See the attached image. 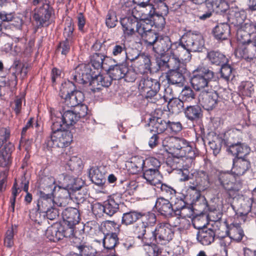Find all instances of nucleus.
<instances>
[{"instance_id":"nucleus-1","label":"nucleus","mask_w":256,"mask_h":256,"mask_svg":"<svg viewBox=\"0 0 256 256\" xmlns=\"http://www.w3.org/2000/svg\"><path fill=\"white\" fill-rule=\"evenodd\" d=\"M44 182L48 186L44 188V190L40 192V197L38 200L36 211L39 213H43L48 208L56 205L54 199L53 192L56 188L54 186V180L52 177H48L44 178Z\"/></svg>"},{"instance_id":"nucleus-2","label":"nucleus","mask_w":256,"mask_h":256,"mask_svg":"<svg viewBox=\"0 0 256 256\" xmlns=\"http://www.w3.org/2000/svg\"><path fill=\"white\" fill-rule=\"evenodd\" d=\"M214 78V74L212 70L206 67L199 66L194 70L190 82L195 90H200L208 88Z\"/></svg>"},{"instance_id":"nucleus-3","label":"nucleus","mask_w":256,"mask_h":256,"mask_svg":"<svg viewBox=\"0 0 256 256\" xmlns=\"http://www.w3.org/2000/svg\"><path fill=\"white\" fill-rule=\"evenodd\" d=\"M52 134L51 137L45 142L48 148L54 146L63 148L70 144L72 140V135L70 132L64 128L54 130L53 124L52 125Z\"/></svg>"},{"instance_id":"nucleus-4","label":"nucleus","mask_w":256,"mask_h":256,"mask_svg":"<svg viewBox=\"0 0 256 256\" xmlns=\"http://www.w3.org/2000/svg\"><path fill=\"white\" fill-rule=\"evenodd\" d=\"M79 120L76 112L67 110L63 114L60 112L52 114L51 120L54 130L60 128L66 129L68 126L75 124Z\"/></svg>"},{"instance_id":"nucleus-5","label":"nucleus","mask_w":256,"mask_h":256,"mask_svg":"<svg viewBox=\"0 0 256 256\" xmlns=\"http://www.w3.org/2000/svg\"><path fill=\"white\" fill-rule=\"evenodd\" d=\"M138 88L146 92V98H150L152 102L156 103L162 98L160 94H158L160 84L156 80L143 77L139 82Z\"/></svg>"},{"instance_id":"nucleus-6","label":"nucleus","mask_w":256,"mask_h":256,"mask_svg":"<svg viewBox=\"0 0 256 256\" xmlns=\"http://www.w3.org/2000/svg\"><path fill=\"white\" fill-rule=\"evenodd\" d=\"M149 238L150 243L156 242L162 244L168 243L172 239L174 232L170 226L166 223H160L156 226L154 230H150Z\"/></svg>"},{"instance_id":"nucleus-7","label":"nucleus","mask_w":256,"mask_h":256,"mask_svg":"<svg viewBox=\"0 0 256 256\" xmlns=\"http://www.w3.org/2000/svg\"><path fill=\"white\" fill-rule=\"evenodd\" d=\"M216 177L219 185L228 192H238L242 188V182L236 181L234 176L230 172H220Z\"/></svg>"},{"instance_id":"nucleus-8","label":"nucleus","mask_w":256,"mask_h":256,"mask_svg":"<svg viewBox=\"0 0 256 256\" xmlns=\"http://www.w3.org/2000/svg\"><path fill=\"white\" fill-rule=\"evenodd\" d=\"M160 6L162 10L156 12L152 6H149L150 12L146 18L152 27L154 26L158 28L162 29L166 24L164 16L168 14V8L166 4H162Z\"/></svg>"},{"instance_id":"nucleus-9","label":"nucleus","mask_w":256,"mask_h":256,"mask_svg":"<svg viewBox=\"0 0 256 256\" xmlns=\"http://www.w3.org/2000/svg\"><path fill=\"white\" fill-rule=\"evenodd\" d=\"M52 13L53 10L48 4H44L40 6L34 15L38 26L39 27L48 26Z\"/></svg>"},{"instance_id":"nucleus-10","label":"nucleus","mask_w":256,"mask_h":256,"mask_svg":"<svg viewBox=\"0 0 256 256\" xmlns=\"http://www.w3.org/2000/svg\"><path fill=\"white\" fill-rule=\"evenodd\" d=\"M120 194H113L110 198L106 200L104 204H98V209L102 211L107 215L112 216L119 209V206L122 204Z\"/></svg>"},{"instance_id":"nucleus-11","label":"nucleus","mask_w":256,"mask_h":256,"mask_svg":"<svg viewBox=\"0 0 256 256\" xmlns=\"http://www.w3.org/2000/svg\"><path fill=\"white\" fill-rule=\"evenodd\" d=\"M90 65L81 64L78 65L72 73V79L79 84H86L92 78Z\"/></svg>"},{"instance_id":"nucleus-12","label":"nucleus","mask_w":256,"mask_h":256,"mask_svg":"<svg viewBox=\"0 0 256 256\" xmlns=\"http://www.w3.org/2000/svg\"><path fill=\"white\" fill-rule=\"evenodd\" d=\"M190 52L186 44L176 42L173 43L172 48L170 50V56H176L182 62H188L192 58Z\"/></svg>"},{"instance_id":"nucleus-13","label":"nucleus","mask_w":256,"mask_h":256,"mask_svg":"<svg viewBox=\"0 0 256 256\" xmlns=\"http://www.w3.org/2000/svg\"><path fill=\"white\" fill-rule=\"evenodd\" d=\"M186 140L184 138L169 136L163 140L162 145L168 148V150L170 151V153L176 157H178L182 147L184 145Z\"/></svg>"},{"instance_id":"nucleus-14","label":"nucleus","mask_w":256,"mask_h":256,"mask_svg":"<svg viewBox=\"0 0 256 256\" xmlns=\"http://www.w3.org/2000/svg\"><path fill=\"white\" fill-rule=\"evenodd\" d=\"M219 96L215 90H204L199 96V101L203 107L209 110L214 108L218 102Z\"/></svg>"},{"instance_id":"nucleus-15","label":"nucleus","mask_w":256,"mask_h":256,"mask_svg":"<svg viewBox=\"0 0 256 256\" xmlns=\"http://www.w3.org/2000/svg\"><path fill=\"white\" fill-rule=\"evenodd\" d=\"M252 28L249 23H244L237 30V40L240 44H246L250 43L256 36L252 30Z\"/></svg>"},{"instance_id":"nucleus-16","label":"nucleus","mask_w":256,"mask_h":256,"mask_svg":"<svg viewBox=\"0 0 256 256\" xmlns=\"http://www.w3.org/2000/svg\"><path fill=\"white\" fill-rule=\"evenodd\" d=\"M198 228L199 230L196 235V238L201 244L204 246L211 244L214 242L215 236L219 234L217 230H214L211 228H201L199 226Z\"/></svg>"},{"instance_id":"nucleus-17","label":"nucleus","mask_w":256,"mask_h":256,"mask_svg":"<svg viewBox=\"0 0 256 256\" xmlns=\"http://www.w3.org/2000/svg\"><path fill=\"white\" fill-rule=\"evenodd\" d=\"M136 52L135 57H128L130 62H134V66L140 73H146L150 70L151 62L149 56L144 54H138Z\"/></svg>"},{"instance_id":"nucleus-18","label":"nucleus","mask_w":256,"mask_h":256,"mask_svg":"<svg viewBox=\"0 0 256 256\" xmlns=\"http://www.w3.org/2000/svg\"><path fill=\"white\" fill-rule=\"evenodd\" d=\"M183 38L186 39L185 44L191 52L202 51L204 46V42L200 34L190 33Z\"/></svg>"},{"instance_id":"nucleus-19","label":"nucleus","mask_w":256,"mask_h":256,"mask_svg":"<svg viewBox=\"0 0 256 256\" xmlns=\"http://www.w3.org/2000/svg\"><path fill=\"white\" fill-rule=\"evenodd\" d=\"M250 168V160L246 158H235L232 161V174L236 176H242Z\"/></svg>"},{"instance_id":"nucleus-20","label":"nucleus","mask_w":256,"mask_h":256,"mask_svg":"<svg viewBox=\"0 0 256 256\" xmlns=\"http://www.w3.org/2000/svg\"><path fill=\"white\" fill-rule=\"evenodd\" d=\"M62 218L67 226H75L80 220V214L76 208H67L62 212Z\"/></svg>"},{"instance_id":"nucleus-21","label":"nucleus","mask_w":256,"mask_h":256,"mask_svg":"<svg viewBox=\"0 0 256 256\" xmlns=\"http://www.w3.org/2000/svg\"><path fill=\"white\" fill-rule=\"evenodd\" d=\"M144 171L143 176L150 184L159 188L160 182H162V176L156 168H145Z\"/></svg>"},{"instance_id":"nucleus-22","label":"nucleus","mask_w":256,"mask_h":256,"mask_svg":"<svg viewBox=\"0 0 256 256\" xmlns=\"http://www.w3.org/2000/svg\"><path fill=\"white\" fill-rule=\"evenodd\" d=\"M138 18L133 15L126 16L120 19V23L124 34L132 36L135 32L136 27L138 24Z\"/></svg>"},{"instance_id":"nucleus-23","label":"nucleus","mask_w":256,"mask_h":256,"mask_svg":"<svg viewBox=\"0 0 256 256\" xmlns=\"http://www.w3.org/2000/svg\"><path fill=\"white\" fill-rule=\"evenodd\" d=\"M155 207L158 212L166 217L172 216L174 209L170 201L162 197L158 198L156 201Z\"/></svg>"},{"instance_id":"nucleus-24","label":"nucleus","mask_w":256,"mask_h":256,"mask_svg":"<svg viewBox=\"0 0 256 256\" xmlns=\"http://www.w3.org/2000/svg\"><path fill=\"white\" fill-rule=\"evenodd\" d=\"M173 44L172 43L170 38L168 36L159 37L156 44L153 46L156 52L159 54H164L166 52L170 54V50L172 49Z\"/></svg>"},{"instance_id":"nucleus-25","label":"nucleus","mask_w":256,"mask_h":256,"mask_svg":"<svg viewBox=\"0 0 256 256\" xmlns=\"http://www.w3.org/2000/svg\"><path fill=\"white\" fill-rule=\"evenodd\" d=\"M114 60L110 57L104 56L102 54L95 53L91 57L92 65L96 69L103 68L107 69L109 64H112Z\"/></svg>"},{"instance_id":"nucleus-26","label":"nucleus","mask_w":256,"mask_h":256,"mask_svg":"<svg viewBox=\"0 0 256 256\" xmlns=\"http://www.w3.org/2000/svg\"><path fill=\"white\" fill-rule=\"evenodd\" d=\"M186 71V66H182L179 70L170 71L166 76L168 82L172 84L182 85L184 81V74Z\"/></svg>"},{"instance_id":"nucleus-27","label":"nucleus","mask_w":256,"mask_h":256,"mask_svg":"<svg viewBox=\"0 0 256 256\" xmlns=\"http://www.w3.org/2000/svg\"><path fill=\"white\" fill-rule=\"evenodd\" d=\"M227 150L236 158H245L250 152V148L244 144L237 142L230 144Z\"/></svg>"},{"instance_id":"nucleus-28","label":"nucleus","mask_w":256,"mask_h":256,"mask_svg":"<svg viewBox=\"0 0 256 256\" xmlns=\"http://www.w3.org/2000/svg\"><path fill=\"white\" fill-rule=\"evenodd\" d=\"M108 72L112 80H118L124 76L127 71V66L122 64H110L108 66Z\"/></svg>"},{"instance_id":"nucleus-29","label":"nucleus","mask_w":256,"mask_h":256,"mask_svg":"<svg viewBox=\"0 0 256 256\" xmlns=\"http://www.w3.org/2000/svg\"><path fill=\"white\" fill-rule=\"evenodd\" d=\"M146 162L142 157H134L132 160L128 162L127 167L130 173L132 174H137L146 168Z\"/></svg>"},{"instance_id":"nucleus-30","label":"nucleus","mask_w":256,"mask_h":256,"mask_svg":"<svg viewBox=\"0 0 256 256\" xmlns=\"http://www.w3.org/2000/svg\"><path fill=\"white\" fill-rule=\"evenodd\" d=\"M68 98L64 99L63 102L68 107L78 106L84 100L83 93L79 90H74L68 94Z\"/></svg>"},{"instance_id":"nucleus-31","label":"nucleus","mask_w":256,"mask_h":256,"mask_svg":"<svg viewBox=\"0 0 256 256\" xmlns=\"http://www.w3.org/2000/svg\"><path fill=\"white\" fill-rule=\"evenodd\" d=\"M14 149L11 143L6 144L0 151V166L7 167L11 162V154Z\"/></svg>"},{"instance_id":"nucleus-32","label":"nucleus","mask_w":256,"mask_h":256,"mask_svg":"<svg viewBox=\"0 0 256 256\" xmlns=\"http://www.w3.org/2000/svg\"><path fill=\"white\" fill-rule=\"evenodd\" d=\"M184 113L186 117L192 122L197 121L202 116V108L197 104L186 106L184 109Z\"/></svg>"},{"instance_id":"nucleus-33","label":"nucleus","mask_w":256,"mask_h":256,"mask_svg":"<svg viewBox=\"0 0 256 256\" xmlns=\"http://www.w3.org/2000/svg\"><path fill=\"white\" fill-rule=\"evenodd\" d=\"M163 98L166 102L168 100V108L170 112L173 114H178L183 110L184 104L180 99L168 98L166 95H164Z\"/></svg>"},{"instance_id":"nucleus-34","label":"nucleus","mask_w":256,"mask_h":256,"mask_svg":"<svg viewBox=\"0 0 256 256\" xmlns=\"http://www.w3.org/2000/svg\"><path fill=\"white\" fill-rule=\"evenodd\" d=\"M148 125L152 128V130L158 134H160L168 129V121L160 118L153 116L150 118Z\"/></svg>"},{"instance_id":"nucleus-35","label":"nucleus","mask_w":256,"mask_h":256,"mask_svg":"<svg viewBox=\"0 0 256 256\" xmlns=\"http://www.w3.org/2000/svg\"><path fill=\"white\" fill-rule=\"evenodd\" d=\"M213 32L217 40H226L230 34V26L226 23L219 24L215 26Z\"/></svg>"},{"instance_id":"nucleus-36","label":"nucleus","mask_w":256,"mask_h":256,"mask_svg":"<svg viewBox=\"0 0 256 256\" xmlns=\"http://www.w3.org/2000/svg\"><path fill=\"white\" fill-rule=\"evenodd\" d=\"M11 68L14 70L12 75L14 76L16 80H17L18 76H20L22 78H24L28 72V65L26 64H21L18 60H14Z\"/></svg>"},{"instance_id":"nucleus-37","label":"nucleus","mask_w":256,"mask_h":256,"mask_svg":"<svg viewBox=\"0 0 256 256\" xmlns=\"http://www.w3.org/2000/svg\"><path fill=\"white\" fill-rule=\"evenodd\" d=\"M72 182H74V178L68 176L61 174L58 178V182L60 186V188H66L68 190L73 191L78 190L81 188V186H76L72 184Z\"/></svg>"},{"instance_id":"nucleus-38","label":"nucleus","mask_w":256,"mask_h":256,"mask_svg":"<svg viewBox=\"0 0 256 256\" xmlns=\"http://www.w3.org/2000/svg\"><path fill=\"white\" fill-rule=\"evenodd\" d=\"M159 64L168 68L170 70V72L179 70L182 66H186L184 62L180 61L176 56H170V58L167 60H160Z\"/></svg>"},{"instance_id":"nucleus-39","label":"nucleus","mask_w":256,"mask_h":256,"mask_svg":"<svg viewBox=\"0 0 256 256\" xmlns=\"http://www.w3.org/2000/svg\"><path fill=\"white\" fill-rule=\"evenodd\" d=\"M206 5L210 10L216 12H224L228 8L224 0H206Z\"/></svg>"},{"instance_id":"nucleus-40","label":"nucleus","mask_w":256,"mask_h":256,"mask_svg":"<svg viewBox=\"0 0 256 256\" xmlns=\"http://www.w3.org/2000/svg\"><path fill=\"white\" fill-rule=\"evenodd\" d=\"M112 54L116 58H120L122 62L128 60L126 52V48L124 44H116L114 45L112 48Z\"/></svg>"},{"instance_id":"nucleus-41","label":"nucleus","mask_w":256,"mask_h":256,"mask_svg":"<svg viewBox=\"0 0 256 256\" xmlns=\"http://www.w3.org/2000/svg\"><path fill=\"white\" fill-rule=\"evenodd\" d=\"M58 195L54 200L56 204L58 206H66L70 200V192L66 188H60Z\"/></svg>"},{"instance_id":"nucleus-42","label":"nucleus","mask_w":256,"mask_h":256,"mask_svg":"<svg viewBox=\"0 0 256 256\" xmlns=\"http://www.w3.org/2000/svg\"><path fill=\"white\" fill-rule=\"evenodd\" d=\"M142 214L134 210L130 211L123 214L122 219V224L128 226L134 224L137 220L140 219Z\"/></svg>"},{"instance_id":"nucleus-43","label":"nucleus","mask_w":256,"mask_h":256,"mask_svg":"<svg viewBox=\"0 0 256 256\" xmlns=\"http://www.w3.org/2000/svg\"><path fill=\"white\" fill-rule=\"evenodd\" d=\"M228 234L231 239L236 242H240L244 236L243 230L238 224L231 225Z\"/></svg>"},{"instance_id":"nucleus-44","label":"nucleus","mask_w":256,"mask_h":256,"mask_svg":"<svg viewBox=\"0 0 256 256\" xmlns=\"http://www.w3.org/2000/svg\"><path fill=\"white\" fill-rule=\"evenodd\" d=\"M207 58L212 64L222 65L225 64L227 59L224 55L218 52L211 51L208 53Z\"/></svg>"},{"instance_id":"nucleus-45","label":"nucleus","mask_w":256,"mask_h":256,"mask_svg":"<svg viewBox=\"0 0 256 256\" xmlns=\"http://www.w3.org/2000/svg\"><path fill=\"white\" fill-rule=\"evenodd\" d=\"M89 176L92 182L98 186H102L104 182V175L96 168H92L90 170Z\"/></svg>"},{"instance_id":"nucleus-46","label":"nucleus","mask_w":256,"mask_h":256,"mask_svg":"<svg viewBox=\"0 0 256 256\" xmlns=\"http://www.w3.org/2000/svg\"><path fill=\"white\" fill-rule=\"evenodd\" d=\"M46 238L50 241L56 242L62 238V234L56 226L48 227L46 231Z\"/></svg>"},{"instance_id":"nucleus-47","label":"nucleus","mask_w":256,"mask_h":256,"mask_svg":"<svg viewBox=\"0 0 256 256\" xmlns=\"http://www.w3.org/2000/svg\"><path fill=\"white\" fill-rule=\"evenodd\" d=\"M150 23L147 20V18L138 20V24L136 27V32H137L141 37H142L147 32L152 29Z\"/></svg>"},{"instance_id":"nucleus-48","label":"nucleus","mask_w":256,"mask_h":256,"mask_svg":"<svg viewBox=\"0 0 256 256\" xmlns=\"http://www.w3.org/2000/svg\"><path fill=\"white\" fill-rule=\"evenodd\" d=\"M134 232L138 235V237L140 238H142L143 240H149V238L146 236H150V232L147 230V228L140 222L137 223L133 228Z\"/></svg>"},{"instance_id":"nucleus-49","label":"nucleus","mask_w":256,"mask_h":256,"mask_svg":"<svg viewBox=\"0 0 256 256\" xmlns=\"http://www.w3.org/2000/svg\"><path fill=\"white\" fill-rule=\"evenodd\" d=\"M74 226H68V227L64 230L62 234V237L64 236L70 238V242L74 243L76 246V245H78L80 244L81 240L80 238H78V236H76V232H74Z\"/></svg>"},{"instance_id":"nucleus-50","label":"nucleus","mask_w":256,"mask_h":256,"mask_svg":"<svg viewBox=\"0 0 256 256\" xmlns=\"http://www.w3.org/2000/svg\"><path fill=\"white\" fill-rule=\"evenodd\" d=\"M118 241L117 235L115 233L107 234L103 240V244L106 249L112 250Z\"/></svg>"},{"instance_id":"nucleus-51","label":"nucleus","mask_w":256,"mask_h":256,"mask_svg":"<svg viewBox=\"0 0 256 256\" xmlns=\"http://www.w3.org/2000/svg\"><path fill=\"white\" fill-rule=\"evenodd\" d=\"M74 85L70 81L66 82L61 85L60 92V96L62 99L68 98L69 94L74 90Z\"/></svg>"},{"instance_id":"nucleus-52","label":"nucleus","mask_w":256,"mask_h":256,"mask_svg":"<svg viewBox=\"0 0 256 256\" xmlns=\"http://www.w3.org/2000/svg\"><path fill=\"white\" fill-rule=\"evenodd\" d=\"M196 152L192 147L189 144V143L186 140L184 145L182 147L178 157H186L190 160L196 157Z\"/></svg>"},{"instance_id":"nucleus-53","label":"nucleus","mask_w":256,"mask_h":256,"mask_svg":"<svg viewBox=\"0 0 256 256\" xmlns=\"http://www.w3.org/2000/svg\"><path fill=\"white\" fill-rule=\"evenodd\" d=\"M198 179L196 180L197 184L196 186H190L188 189V192L190 193V195H192V202H196L200 198L201 194L200 193V190H204L206 188L204 186L202 187V184H200Z\"/></svg>"},{"instance_id":"nucleus-54","label":"nucleus","mask_w":256,"mask_h":256,"mask_svg":"<svg viewBox=\"0 0 256 256\" xmlns=\"http://www.w3.org/2000/svg\"><path fill=\"white\" fill-rule=\"evenodd\" d=\"M142 38L148 46H154L156 45V42L159 38V36L154 30H152L151 29L142 37Z\"/></svg>"},{"instance_id":"nucleus-55","label":"nucleus","mask_w":256,"mask_h":256,"mask_svg":"<svg viewBox=\"0 0 256 256\" xmlns=\"http://www.w3.org/2000/svg\"><path fill=\"white\" fill-rule=\"evenodd\" d=\"M252 204V200L250 198L243 199L240 200V206L238 208V210L240 215L245 216L250 212Z\"/></svg>"},{"instance_id":"nucleus-56","label":"nucleus","mask_w":256,"mask_h":256,"mask_svg":"<svg viewBox=\"0 0 256 256\" xmlns=\"http://www.w3.org/2000/svg\"><path fill=\"white\" fill-rule=\"evenodd\" d=\"M64 36L65 40L73 42L74 24L71 20H66L65 22Z\"/></svg>"},{"instance_id":"nucleus-57","label":"nucleus","mask_w":256,"mask_h":256,"mask_svg":"<svg viewBox=\"0 0 256 256\" xmlns=\"http://www.w3.org/2000/svg\"><path fill=\"white\" fill-rule=\"evenodd\" d=\"M140 218L141 219V222L146 226L148 231L150 228L153 226L156 222V216L152 213H148L147 214L144 215L142 214Z\"/></svg>"},{"instance_id":"nucleus-58","label":"nucleus","mask_w":256,"mask_h":256,"mask_svg":"<svg viewBox=\"0 0 256 256\" xmlns=\"http://www.w3.org/2000/svg\"><path fill=\"white\" fill-rule=\"evenodd\" d=\"M76 247L78 248L80 252L84 256H100L101 254L100 252H97L92 246L78 244L76 245Z\"/></svg>"},{"instance_id":"nucleus-59","label":"nucleus","mask_w":256,"mask_h":256,"mask_svg":"<svg viewBox=\"0 0 256 256\" xmlns=\"http://www.w3.org/2000/svg\"><path fill=\"white\" fill-rule=\"evenodd\" d=\"M194 211L188 204L178 212V216H180L182 218V220L186 223V225L190 224L189 220L186 219V218H191L193 216Z\"/></svg>"},{"instance_id":"nucleus-60","label":"nucleus","mask_w":256,"mask_h":256,"mask_svg":"<svg viewBox=\"0 0 256 256\" xmlns=\"http://www.w3.org/2000/svg\"><path fill=\"white\" fill-rule=\"evenodd\" d=\"M180 97L182 102H188L195 98V94L191 88L185 87L181 92Z\"/></svg>"},{"instance_id":"nucleus-61","label":"nucleus","mask_w":256,"mask_h":256,"mask_svg":"<svg viewBox=\"0 0 256 256\" xmlns=\"http://www.w3.org/2000/svg\"><path fill=\"white\" fill-rule=\"evenodd\" d=\"M240 92L244 96H250L254 90V86L250 82H242L239 87Z\"/></svg>"},{"instance_id":"nucleus-62","label":"nucleus","mask_w":256,"mask_h":256,"mask_svg":"<svg viewBox=\"0 0 256 256\" xmlns=\"http://www.w3.org/2000/svg\"><path fill=\"white\" fill-rule=\"evenodd\" d=\"M106 24L108 28H114L118 23L116 13L112 10H109L106 17Z\"/></svg>"},{"instance_id":"nucleus-63","label":"nucleus","mask_w":256,"mask_h":256,"mask_svg":"<svg viewBox=\"0 0 256 256\" xmlns=\"http://www.w3.org/2000/svg\"><path fill=\"white\" fill-rule=\"evenodd\" d=\"M72 42H69L66 40L62 41L58 46L56 50V52L66 56L70 52Z\"/></svg>"},{"instance_id":"nucleus-64","label":"nucleus","mask_w":256,"mask_h":256,"mask_svg":"<svg viewBox=\"0 0 256 256\" xmlns=\"http://www.w3.org/2000/svg\"><path fill=\"white\" fill-rule=\"evenodd\" d=\"M247 58L252 60L256 58V38L250 43L247 44Z\"/></svg>"}]
</instances>
